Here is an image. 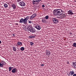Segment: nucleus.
I'll use <instances>...</instances> for the list:
<instances>
[{"instance_id": "obj_1", "label": "nucleus", "mask_w": 76, "mask_h": 76, "mask_svg": "<svg viewBox=\"0 0 76 76\" xmlns=\"http://www.w3.org/2000/svg\"><path fill=\"white\" fill-rule=\"evenodd\" d=\"M53 13L54 15H57V16H60V15H62L63 11L61 9H56L53 11Z\"/></svg>"}, {"instance_id": "obj_2", "label": "nucleus", "mask_w": 76, "mask_h": 76, "mask_svg": "<svg viewBox=\"0 0 76 76\" xmlns=\"http://www.w3.org/2000/svg\"><path fill=\"white\" fill-rule=\"evenodd\" d=\"M34 28H35L38 30H40L41 29V26H40L37 24H34Z\"/></svg>"}, {"instance_id": "obj_3", "label": "nucleus", "mask_w": 76, "mask_h": 76, "mask_svg": "<svg viewBox=\"0 0 76 76\" xmlns=\"http://www.w3.org/2000/svg\"><path fill=\"white\" fill-rule=\"evenodd\" d=\"M53 20L54 23H57L59 22L58 20L55 18H53Z\"/></svg>"}, {"instance_id": "obj_4", "label": "nucleus", "mask_w": 76, "mask_h": 76, "mask_svg": "<svg viewBox=\"0 0 76 76\" xmlns=\"http://www.w3.org/2000/svg\"><path fill=\"white\" fill-rule=\"evenodd\" d=\"M74 73H75V72H74V71L72 70V71H70L69 74H67V75L69 76H72L73 75H74Z\"/></svg>"}, {"instance_id": "obj_5", "label": "nucleus", "mask_w": 76, "mask_h": 76, "mask_svg": "<svg viewBox=\"0 0 76 76\" xmlns=\"http://www.w3.org/2000/svg\"><path fill=\"white\" fill-rule=\"evenodd\" d=\"M20 4L21 6H25V5H26V4L23 1H21L19 3Z\"/></svg>"}, {"instance_id": "obj_6", "label": "nucleus", "mask_w": 76, "mask_h": 76, "mask_svg": "<svg viewBox=\"0 0 76 76\" xmlns=\"http://www.w3.org/2000/svg\"><path fill=\"white\" fill-rule=\"evenodd\" d=\"M12 73H15L18 72V69L16 68H14L12 71Z\"/></svg>"}, {"instance_id": "obj_7", "label": "nucleus", "mask_w": 76, "mask_h": 76, "mask_svg": "<svg viewBox=\"0 0 76 76\" xmlns=\"http://www.w3.org/2000/svg\"><path fill=\"white\" fill-rule=\"evenodd\" d=\"M36 16H37V14L34 13L29 18L30 19H33V18H35Z\"/></svg>"}, {"instance_id": "obj_8", "label": "nucleus", "mask_w": 76, "mask_h": 76, "mask_svg": "<svg viewBox=\"0 0 76 76\" xmlns=\"http://www.w3.org/2000/svg\"><path fill=\"white\" fill-rule=\"evenodd\" d=\"M29 31L32 33H34V32H36V30H35V29L33 28L30 29V30Z\"/></svg>"}, {"instance_id": "obj_9", "label": "nucleus", "mask_w": 76, "mask_h": 76, "mask_svg": "<svg viewBox=\"0 0 76 76\" xmlns=\"http://www.w3.org/2000/svg\"><path fill=\"white\" fill-rule=\"evenodd\" d=\"M46 55V56H50L51 54V52L48 50H46L45 52Z\"/></svg>"}, {"instance_id": "obj_10", "label": "nucleus", "mask_w": 76, "mask_h": 76, "mask_svg": "<svg viewBox=\"0 0 76 76\" xmlns=\"http://www.w3.org/2000/svg\"><path fill=\"white\" fill-rule=\"evenodd\" d=\"M68 15H73V13L72 12V10H69V11H68Z\"/></svg>"}, {"instance_id": "obj_11", "label": "nucleus", "mask_w": 76, "mask_h": 76, "mask_svg": "<svg viewBox=\"0 0 76 76\" xmlns=\"http://www.w3.org/2000/svg\"><path fill=\"white\" fill-rule=\"evenodd\" d=\"M32 28V26L31 25H29L27 27V29L29 30V31H30V29H31Z\"/></svg>"}, {"instance_id": "obj_12", "label": "nucleus", "mask_w": 76, "mask_h": 76, "mask_svg": "<svg viewBox=\"0 0 76 76\" xmlns=\"http://www.w3.org/2000/svg\"><path fill=\"white\" fill-rule=\"evenodd\" d=\"M27 22L28 21L27 20H26L25 18L24 19H23V23L24 24H26L27 23Z\"/></svg>"}, {"instance_id": "obj_13", "label": "nucleus", "mask_w": 76, "mask_h": 76, "mask_svg": "<svg viewBox=\"0 0 76 76\" xmlns=\"http://www.w3.org/2000/svg\"><path fill=\"white\" fill-rule=\"evenodd\" d=\"M0 63H1L2 64H3V66H4V65H6V62L4 61H1Z\"/></svg>"}, {"instance_id": "obj_14", "label": "nucleus", "mask_w": 76, "mask_h": 76, "mask_svg": "<svg viewBox=\"0 0 76 76\" xmlns=\"http://www.w3.org/2000/svg\"><path fill=\"white\" fill-rule=\"evenodd\" d=\"M42 21L43 23H47V19H46L45 18H43L42 20Z\"/></svg>"}, {"instance_id": "obj_15", "label": "nucleus", "mask_w": 76, "mask_h": 76, "mask_svg": "<svg viewBox=\"0 0 76 76\" xmlns=\"http://www.w3.org/2000/svg\"><path fill=\"white\" fill-rule=\"evenodd\" d=\"M30 38H35L36 36L35 35H33V36L31 35L29 36Z\"/></svg>"}, {"instance_id": "obj_16", "label": "nucleus", "mask_w": 76, "mask_h": 76, "mask_svg": "<svg viewBox=\"0 0 76 76\" xmlns=\"http://www.w3.org/2000/svg\"><path fill=\"white\" fill-rule=\"evenodd\" d=\"M32 4L34 5L35 4V3H37V0H33L32 1Z\"/></svg>"}, {"instance_id": "obj_17", "label": "nucleus", "mask_w": 76, "mask_h": 76, "mask_svg": "<svg viewBox=\"0 0 76 76\" xmlns=\"http://www.w3.org/2000/svg\"><path fill=\"white\" fill-rule=\"evenodd\" d=\"M12 7H13V9L14 10L16 9V7L15 4H13L12 5Z\"/></svg>"}, {"instance_id": "obj_18", "label": "nucleus", "mask_w": 76, "mask_h": 76, "mask_svg": "<svg viewBox=\"0 0 76 76\" xmlns=\"http://www.w3.org/2000/svg\"><path fill=\"white\" fill-rule=\"evenodd\" d=\"M72 64H73V66L75 68H76V62H72Z\"/></svg>"}, {"instance_id": "obj_19", "label": "nucleus", "mask_w": 76, "mask_h": 76, "mask_svg": "<svg viewBox=\"0 0 76 76\" xmlns=\"http://www.w3.org/2000/svg\"><path fill=\"white\" fill-rule=\"evenodd\" d=\"M20 23H23V18H21L20 20Z\"/></svg>"}, {"instance_id": "obj_20", "label": "nucleus", "mask_w": 76, "mask_h": 76, "mask_svg": "<svg viewBox=\"0 0 76 76\" xmlns=\"http://www.w3.org/2000/svg\"><path fill=\"white\" fill-rule=\"evenodd\" d=\"M17 44H18V45H22V42H18V43H17Z\"/></svg>"}, {"instance_id": "obj_21", "label": "nucleus", "mask_w": 76, "mask_h": 76, "mask_svg": "<svg viewBox=\"0 0 76 76\" xmlns=\"http://www.w3.org/2000/svg\"><path fill=\"white\" fill-rule=\"evenodd\" d=\"M16 47H13V50L14 51H16Z\"/></svg>"}, {"instance_id": "obj_22", "label": "nucleus", "mask_w": 76, "mask_h": 76, "mask_svg": "<svg viewBox=\"0 0 76 76\" xmlns=\"http://www.w3.org/2000/svg\"><path fill=\"white\" fill-rule=\"evenodd\" d=\"M4 6L5 8H7L8 7V5L6 4H4Z\"/></svg>"}, {"instance_id": "obj_23", "label": "nucleus", "mask_w": 76, "mask_h": 76, "mask_svg": "<svg viewBox=\"0 0 76 76\" xmlns=\"http://www.w3.org/2000/svg\"><path fill=\"white\" fill-rule=\"evenodd\" d=\"M20 49L21 51H23L25 50V48L23 47H22Z\"/></svg>"}, {"instance_id": "obj_24", "label": "nucleus", "mask_w": 76, "mask_h": 76, "mask_svg": "<svg viewBox=\"0 0 76 76\" xmlns=\"http://www.w3.org/2000/svg\"><path fill=\"white\" fill-rule=\"evenodd\" d=\"M9 71L10 72V71H11V70H12V67L10 66V67H9Z\"/></svg>"}, {"instance_id": "obj_25", "label": "nucleus", "mask_w": 76, "mask_h": 76, "mask_svg": "<svg viewBox=\"0 0 76 76\" xmlns=\"http://www.w3.org/2000/svg\"><path fill=\"white\" fill-rule=\"evenodd\" d=\"M73 46L74 47L76 48V43H74L73 44Z\"/></svg>"}, {"instance_id": "obj_26", "label": "nucleus", "mask_w": 76, "mask_h": 76, "mask_svg": "<svg viewBox=\"0 0 76 76\" xmlns=\"http://www.w3.org/2000/svg\"><path fill=\"white\" fill-rule=\"evenodd\" d=\"M3 65L0 62V67H3Z\"/></svg>"}, {"instance_id": "obj_27", "label": "nucleus", "mask_w": 76, "mask_h": 76, "mask_svg": "<svg viewBox=\"0 0 76 76\" xmlns=\"http://www.w3.org/2000/svg\"><path fill=\"white\" fill-rule=\"evenodd\" d=\"M26 20H28L29 19V17L28 16L26 17V18H25Z\"/></svg>"}, {"instance_id": "obj_28", "label": "nucleus", "mask_w": 76, "mask_h": 76, "mask_svg": "<svg viewBox=\"0 0 76 76\" xmlns=\"http://www.w3.org/2000/svg\"><path fill=\"white\" fill-rule=\"evenodd\" d=\"M45 19H48V16L47 15L45 17Z\"/></svg>"}, {"instance_id": "obj_29", "label": "nucleus", "mask_w": 76, "mask_h": 76, "mask_svg": "<svg viewBox=\"0 0 76 76\" xmlns=\"http://www.w3.org/2000/svg\"><path fill=\"white\" fill-rule=\"evenodd\" d=\"M34 44V43L32 42H30V45H31V46L33 45Z\"/></svg>"}, {"instance_id": "obj_30", "label": "nucleus", "mask_w": 76, "mask_h": 76, "mask_svg": "<svg viewBox=\"0 0 76 76\" xmlns=\"http://www.w3.org/2000/svg\"><path fill=\"white\" fill-rule=\"evenodd\" d=\"M28 23H30V24H31V23H32V21H29Z\"/></svg>"}, {"instance_id": "obj_31", "label": "nucleus", "mask_w": 76, "mask_h": 76, "mask_svg": "<svg viewBox=\"0 0 76 76\" xmlns=\"http://www.w3.org/2000/svg\"><path fill=\"white\" fill-rule=\"evenodd\" d=\"M41 1V0H37V3H39V1Z\"/></svg>"}, {"instance_id": "obj_32", "label": "nucleus", "mask_w": 76, "mask_h": 76, "mask_svg": "<svg viewBox=\"0 0 76 76\" xmlns=\"http://www.w3.org/2000/svg\"><path fill=\"white\" fill-rule=\"evenodd\" d=\"M42 7H45V5H42Z\"/></svg>"}, {"instance_id": "obj_33", "label": "nucleus", "mask_w": 76, "mask_h": 76, "mask_svg": "<svg viewBox=\"0 0 76 76\" xmlns=\"http://www.w3.org/2000/svg\"><path fill=\"white\" fill-rule=\"evenodd\" d=\"M13 37H15V34H13Z\"/></svg>"}, {"instance_id": "obj_34", "label": "nucleus", "mask_w": 76, "mask_h": 76, "mask_svg": "<svg viewBox=\"0 0 76 76\" xmlns=\"http://www.w3.org/2000/svg\"><path fill=\"white\" fill-rule=\"evenodd\" d=\"M21 1V0H17L18 2H19V1Z\"/></svg>"}, {"instance_id": "obj_35", "label": "nucleus", "mask_w": 76, "mask_h": 76, "mask_svg": "<svg viewBox=\"0 0 76 76\" xmlns=\"http://www.w3.org/2000/svg\"><path fill=\"white\" fill-rule=\"evenodd\" d=\"M44 64H41V66H44Z\"/></svg>"}, {"instance_id": "obj_36", "label": "nucleus", "mask_w": 76, "mask_h": 76, "mask_svg": "<svg viewBox=\"0 0 76 76\" xmlns=\"http://www.w3.org/2000/svg\"><path fill=\"white\" fill-rule=\"evenodd\" d=\"M73 76H76V74H75L73 75Z\"/></svg>"}, {"instance_id": "obj_37", "label": "nucleus", "mask_w": 76, "mask_h": 76, "mask_svg": "<svg viewBox=\"0 0 76 76\" xmlns=\"http://www.w3.org/2000/svg\"><path fill=\"white\" fill-rule=\"evenodd\" d=\"M64 18V16H62V18Z\"/></svg>"}, {"instance_id": "obj_38", "label": "nucleus", "mask_w": 76, "mask_h": 76, "mask_svg": "<svg viewBox=\"0 0 76 76\" xmlns=\"http://www.w3.org/2000/svg\"><path fill=\"white\" fill-rule=\"evenodd\" d=\"M57 18H58L59 19H60V18L61 17H57Z\"/></svg>"}, {"instance_id": "obj_39", "label": "nucleus", "mask_w": 76, "mask_h": 76, "mask_svg": "<svg viewBox=\"0 0 76 76\" xmlns=\"http://www.w3.org/2000/svg\"><path fill=\"white\" fill-rule=\"evenodd\" d=\"M1 44V40H0V44Z\"/></svg>"}, {"instance_id": "obj_40", "label": "nucleus", "mask_w": 76, "mask_h": 76, "mask_svg": "<svg viewBox=\"0 0 76 76\" xmlns=\"http://www.w3.org/2000/svg\"><path fill=\"white\" fill-rule=\"evenodd\" d=\"M15 25H18V23H16Z\"/></svg>"}, {"instance_id": "obj_41", "label": "nucleus", "mask_w": 76, "mask_h": 76, "mask_svg": "<svg viewBox=\"0 0 76 76\" xmlns=\"http://www.w3.org/2000/svg\"><path fill=\"white\" fill-rule=\"evenodd\" d=\"M70 34H72V32H70Z\"/></svg>"}, {"instance_id": "obj_42", "label": "nucleus", "mask_w": 76, "mask_h": 76, "mask_svg": "<svg viewBox=\"0 0 76 76\" xmlns=\"http://www.w3.org/2000/svg\"><path fill=\"white\" fill-rule=\"evenodd\" d=\"M25 28H26H26H27L26 27V26H25Z\"/></svg>"}, {"instance_id": "obj_43", "label": "nucleus", "mask_w": 76, "mask_h": 76, "mask_svg": "<svg viewBox=\"0 0 76 76\" xmlns=\"http://www.w3.org/2000/svg\"><path fill=\"white\" fill-rule=\"evenodd\" d=\"M13 67H12V69H13Z\"/></svg>"}]
</instances>
